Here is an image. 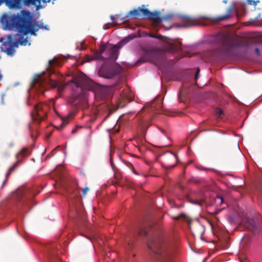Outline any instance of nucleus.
<instances>
[{
	"instance_id": "obj_26",
	"label": "nucleus",
	"mask_w": 262,
	"mask_h": 262,
	"mask_svg": "<svg viewBox=\"0 0 262 262\" xmlns=\"http://www.w3.org/2000/svg\"><path fill=\"white\" fill-rule=\"evenodd\" d=\"M26 5H35L37 2H40L41 0H23Z\"/></svg>"
},
{
	"instance_id": "obj_4",
	"label": "nucleus",
	"mask_w": 262,
	"mask_h": 262,
	"mask_svg": "<svg viewBox=\"0 0 262 262\" xmlns=\"http://www.w3.org/2000/svg\"><path fill=\"white\" fill-rule=\"evenodd\" d=\"M221 46L217 49L222 55L231 53L234 49L248 48L250 43L228 34L222 35L220 37Z\"/></svg>"
},
{
	"instance_id": "obj_21",
	"label": "nucleus",
	"mask_w": 262,
	"mask_h": 262,
	"mask_svg": "<svg viewBox=\"0 0 262 262\" xmlns=\"http://www.w3.org/2000/svg\"><path fill=\"white\" fill-rule=\"evenodd\" d=\"M10 7L15 8L18 4V0H2Z\"/></svg>"
},
{
	"instance_id": "obj_47",
	"label": "nucleus",
	"mask_w": 262,
	"mask_h": 262,
	"mask_svg": "<svg viewBox=\"0 0 262 262\" xmlns=\"http://www.w3.org/2000/svg\"><path fill=\"white\" fill-rule=\"evenodd\" d=\"M78 193H79L78 192H75L74 194H73V196H74L78 197Z\"/></svg>"
},
{
	"instance_id": "obj_45",
	"label": "nucleus",
	"mask_w": 262,
	"mask_h": 262,
	"mask_svg": "<svg viewBox=\"0 0 262 262\" xmlns=\"http://www.w3.org/2000/svg\"><path fill=\"white\" fill-rule=\"evenodd\" d=\"M193 204H196V205H200V203L198 201H193V202H192Z\"/></svg>"
},
{
	"instance_id": "obj_5",
	"label": "nucleus",
	"mask_w": 262,
	"mask_h": 262,
	"mask_svg": "<svg viewBox=\"0 0 262 262\" xmlns=\"http://www.w3.org/2000/svg\"><path fill=\"white\" fill-rule=\"evenodd\" d=\"M146 16L148 19L152 20L155 25H159L162 21V17L160 16V13L158 11L150 12L147 9H143L139 7L138 9L130 11L128 15L134 16H139L141 14Z\"/></svg>"
},
{
	"instance_id": "obj_53",
	"label": "nucleus",
	"mask_w": 262,
	"mask_h": 262,
	"mask_svg": "<svg viewBox=\"0 0 262 262\" xmlns=\"http://www.w3.org/2000/svg\"><path fill=\"white\" fill-rule=\"evenodd\" d=\"M209 130H212V129H208L203 130V131H209Z\"/></svg>"
},
{
	"instance_id": "obj_17",
	"label": "nucleus",
	"mask_w": 262,
	"mask_h": 262,
	"mask_svg": "<svg viewBox=\"0 0 262 262\" xmlns=\"http://www.w3.org/2000/svg\"><path fill=\"white\" fill-rule=\"evenodd\" d=\"M18 160H17V161L13 164V165L9 168L8 172L6 174V179L4 182H3L2 186H3L5 183L6 182L7 179L8 178V177L11 174L12 172H13L17 169L19 164L21 162V159L19 157V155L18 156Z\"/></svg>"
},
{
	"instance_id": "obj_54",
	"label": "nucleus",
	"mask_w": 262,
	"mask_h": 262,
	"mask_svg": "<svg viewBox=\"0 0 262 262\" xmlns=\"http://www.w3.org/2000/svg\"><path fill=\"white\" fill-rule=\"evenodd\" d=\"M27 103L28 105H31V103H30L29 101H28Z\"/></svg>"
},
{
	"instance_id": "obj_36",
	"label": "nucleus",
	"mask_w": 262,
	"mask_h": 262,
	"mask_svg": "<svg viewBox=\"0 0 262 262\" xmlns=\"http://www.w3.org/2000/svg\"><path fill=\"white\" fill-rule=\"evenodd\" d=\"M215 201H216V202L219 201L220 202L219 203L221 204H222L223 203L224 199H223V198L222 196H217Z\"/></svg>"
},
{
	"instance_id": "obj_33",
	"label": "nucleus",
	"mask_w": 262,
	"mask_h": 262,
	"mask_svg": "<svg viewBox=\"0 0 262 262\" xmlns=\"http://www.w3.org/2000/svg\"><path fill=\"white\" fill-rule=\"evenodd\" d=\"M85 60L86 62H89L94 59L93 56L86 55L85 57Z\"/></svg>"
},
{
	"instance_id": "obj_18",
	"label": "nucleus",
	"mask_w": 262,
	"mask_h": 262,
	"mask_svg": "<svg viewBox=\"0 0 262 262\" xmlns=\"http://www.w3.org/2000/svg\"><path fill=\"white\" fill-rule=\"evenodd\" d=\"M29 155V152L28 151V148H23L21 149L17 154L16 156V158L17 160H18V156L19 155V157L21 159V162L23 161L24 158L28 156V155Z\"/></svg>"
},
{
	"instance_id": "obj_39",
	"label": "nucleus",
	"mask_w": 262,
	"mask_h": 262,
	"mask_svg": "<svg viewBox=\"0 0 262 262\" xmlns=\"http://www.w3.org/2000/svg\"><path fill=\"white\" fill-rule=\"evenodd\" d=\"M64 88V85H60L58 86V89L59 92H61Z\"/></svg>"
},
{
	"instance_id": "obj_23",
	"label": "nucleus",
	"mask_w": 262,
	"mask_h": 262,
	"mask_svg": "<svg viewBox=\"0 0 262 262\" xmlns=\"http://www.w3.org/2000/svg\"><path fill=\"white\" fill-rule=\"evenodd\" d=\"M97 84L92 81L86 82V88L89 91H95Z\"/></svg>"
},
{
	"instance_id": "obj_22",
	"label": "nucleus",
	"mask_w": 262,
	"mask_h": 262,
	"mask_svg": "<svg viewBox=\"0 0 262 262\" xmlns=\"http://www.w3.org/2000/svg\"><path fill=\"white\" fill-rule=\"evenodd\" d=\"M169 48L173 52H179L181 50V45L180 43L171 44L170 45Z\"/></svg>"
},
{
	"instance_id": "obj_49",
	"label": "nucleus",
	"mask_w": 262,
	"mask_h": 262,
	"mask_svg": "<svg viewBox=\"0 0 262 262\" xmlns=\"http://www.w3.org/2000/svg\"><path fill=\"white\" fill-rule=\"evenodd\" d=\"M76 132H77V129L76 128H74V129H73L72 130V134H75V133H76Z\"/></svg>"
},
{
	"instance_id": "obj_27",
	"label": "nucleus",
	"mask_w": 262,
	"mask_h": 262,
	"mask_svg": "<svg viewBox=\"0 0 262 262\" xmlns=\"http://www.w3.org/2000/svg\"><path fill=\"white\" fill-rule=\"evenodd\" d=\"M174 15L172 13H169L167 14L164 16H163L162 17V20H168L169 19H172L174 17Z\"/></svg>"
},
{
	"instance_id": "obj_9",
	"label": "nucleus",
	"mask_w": 262,
	"mask_h": 262,
	"mask_svg": "<svg viewBox=\"0 0 262 262\" xmlns=\"http://www.w3.org/2000/svg\"><path fill=\"white\" fill-rule=\"evenodd\" d=\"M28 41L27 38L24 39V36H21L19 37V40L16 39L15 41H13V37L11 35H8L7 37V40L6 41L4 42L1 45V49H4L5 47L10 45V46H13V48L18 47V45L20 44L21 45L26 46L27 45Z\"/></svg>"
},
{
	"instance_id": "obj_59",
	"label": "nucleus",
	"mask_w": 262,
	"mask_h": 262,
	"mask_svg": "<svg viewBox=\"0 0 262 262\" xmlns=\"http://www.w3.org/2000/svg\"><path fill=\"white\" fill-rule=\"evenodd\" d=\"M153 37H155V38H158L157 37L155 36H153Z\"/></svg>"
},
{
	"instance_id": "obj_2",
	"label": "nucleus",
	"mask_w": 262,
	"mask_h": 262,
	"mask_svg": "<svg viewBox=\"0 0 262 262\" xmlns=\"http://www.w3.org/2000/svg\"><path fill=\"white\" fill-rule=\"evenodd\" d=\"M148 248L155 254L156 262H169L174 249L172 245L165 242L162 236L154 237L148 243Z\"/></svg>"
},
{
	"instance_id": "obj_42",
	"label": "nucleus",
	"mask_w": 262,
	"mask_h": 262,
	"mask_svg": "<svg viewBox=\"0 0 262 262\" xmlns=\"http://www.w3.org/2000/svg\"><path fill=\"white\" fill-rule=\"evenodd\" d=\"M255 53L257 55H260V51L258 49V48H255Z\"/></svg>"
},
{
	"instance_id": "obj_12",
	"label": "nucleus",
	"mask_w": 262,
	"mask_h": 262,
	"mask_svg": "<svg viewBox=\"0 0 262 262\" xmlns=\"http://www.w3.org/2000/svg\"><path fill=\"white\" fill-rule=\"evenodd\" d=\"M106 46L107 49L105 52L107 56L105 57V58L116 60L118 57V54L116 46H111L110 45H106Z\"/></svg>"
},
{
	"instance_id": "obj_55",
	"label": "nucleus",
	"mask_w": 262,
	"mask_h": 262,
	"mask_svg": "<svg viewBox=\"0 0 262 262\" xmlns=\"http://www.w3.org/2000/svg\"><path fill=\"white\" fill-rule=\"evenodd\" d=\"M172 27V26H170L168 29V30H169L170 28H171Z\"/></svg>"
},
{
	"instance_id": "obj_34",
	"label": "nucleus",
	"mask_w": 262,
	"mask_h": 262,
	"mask_svg": "<svg viewBox=\"0 0 262 262\" xmlns=\"http://www.w3.org/2000/svg\"><path fill=\"white\" fill-rule=\"evenodd\" d=\"M147 61V59L145 57H141L137 61V63H143Z\"/></svg>"
},
{
	"instance_id": "obj_11",
	"label": "nucleus",
	"mask_w": 262,
	"mask_h": 262,
	"mask_svg": "<svg viewBox=\"0 0 262 262\" xmlns=\"http://www.w3.org/2000/svg\"><path fill=\"white\" fill-rule=\"evenodd\" d=\"M16 195L18 200L24 201L31 199L34 195L31 194L30 191L28 189L23 188L17 190Z\"/></svg>"
},
{
	"instance_id": "obj_48",
	"label": "nucleus",
	"mask_w": 262,
	"mask_h": 262,
	"mask_svg": "<svg viewBox=\"0 0 262 262\" xmlns=\"http://www.w3.org/2000/svg\"><path fill=\"white\" fill-rule=\"evenodd\" d=\"M127 165L128 166V167H129V168H132V167H133V166L132 165V164L130 163H128Z\"/></svg>"
},
{
	"instance_id": "obj_51",
	"label": "nucleus",
	"mask_w": 262,
	"mask_h": 262,
	"mask_svg": "<svg viewBox=\"0 0 262 262\" xmlns=\"http://www.w3.org/2000/svg\"><path fill=\"white\" fill-rule=\"evenodd\" d=\"M133 171L134 172V173L136 174H138V172L134 169Z\"/></svg>"
},
{
	"instance_id": "obj_10",
	"label": "nucleus",
	"mask_w": 262,
	"mask_h": 262,
	"mask_svg": "<svg viewBox=\"0 0 262 262\" xmlns=\"http://www.w3.org/2000/svg\"><path fill=\"white\" fill-rule=\"evenodd\" d=\"M234 9V6H231L227 9L226 13L225 14L212 17L209 18V20L213 23H219L228 20L231 17L232 12Z\"/></svg>"
},
{
	"instance_id": "obj_52",
	"label": "nucleus",
	"mask_w": 262,
	"mask_h": 262,
	"mask_svg": "<svg viewBox=\"0 0 262 262\" xmlns=\"http://www.w3.org/2000/svg\"><path fill=\"white\" fill-rule=\"evenodd\" d=\"M43 2L46 3V2H49L50 1V0H47V1L43 0Z\"/></svg>"
},
{
	"instance_id": "obj_15",
	"label": "nucleus",
	"mask_w": 262,
	"mask_h": 262,
	"mask_svg": "<svg viewBox=\"0 0 262 262\" xmlns=\"http://www.w3.org/2000/svg\"><path fill=\"white\" fill-rule=\"evenodd\" d=\"M107 49V46L105 44L101 45L100 47V49L99 51H96L93 56L94 59H100V60H104L106 59L105 57L102 56V54L105 52V51Z\"/></svg>"
},
{
	"instance_id": "obj_30",
	"label": "nucleus",
	"mask_w": 262,
	"mask_h": 262,
	"mask_svg": "<svg viewBox=\"0 0 262 262\" xmlns=\"http://www.w3.org/2000/svg\"><path fill=\"white\" fill-rule=\"evenodd\" d=\"M215 114L218 117H220L223 114V111L221 108H217L216 110Z\"/></svg>"
},
{
	"instance_id": "obj_14",
	"label": "nucleus",
	"mask_w": 262,
	"mask_h": 262,
	"mask_svg": "<svg viewBox=\"0 0 262 262\" xmlns=\"http://www.w3.org/2000/svg\"><path fill=\"white\" fill-rule=\"evenodd\" d=\"M47 83L46 80L41 75H36L33 80V86L35 88H43Z\"/></svg>"
},
{
	"instance_id": "obj_19",
	"label": "nucleus",
	"mask_w": 262,
	"mask_h": 262,
	"mask_svg": "<svg viewBox=\"0 0 262 262\" xmlns=\"http://www.w3.org/2000/svg\"><path fill=\"white\" fill-rule=\"evenodd\" d=\"M122 97L124 99H126L127 100H128L129 102H131L133 100L132 96V94L130 93L128 89L127 88L123 90L122 93Z\"/></svg>"
},
{
	"instance_id": "obj_31",
	"label": "nucleus",
	"mask_w": 262,
	"mask_h": 262,
	"mask_svg": "<svg viewBox=\"0 0 262 262\" xmlns=\"http://www.w3.org/2000/svg\"><path fill=\"white\" fill-rule=\"evenodd\" d=\"M89 190V188L88 187H85L82 189V196H85L87 194L88 191Z\"/></svg>"
},
{
	"instance_id": "obj_24",
	"label": "nucleus",
	"mask_w": 262,
	"mask_h": 262,
	"mask_svg": "<svg viewBox=\"0 0 262 262\" xmlns=\"http://www.w3.org/2000/svg\"><path fill=\"white\" fill-rule=\"evenodd\" d=\"M58 60L56 58L50 60L48 63V69L49 70H51L52 67L55 64H56Z\"/></svg>"
},
{
	"instance_id": "obj_32",
	"label": "nucleus",
	"mask_w": 262,
	"mask_h": 262,
	"mask_svg": "<svg viewBox=\"0 0 262 262\" xmlns=\"http://www.w3.org/2000/svg\"><path fill=\"white\" fill-rule=\"evenodd\" d=\"M68 123V118L62 120V123L61 124V127H64Z\"/></svg>"
},
{
	"instance_id": "obj_56",
	"label": "nucleus",
	"mask_w": 262,
	"mask_h": 262,
	"mask_svg": "<svg viewBox=\"0 0 262 262\" xmlns=\"http://www.w3.org/2000/svg\"><path fill=\"white\" fill-rule=\"evenodd\" d=\"M260 192H261V194H262V188H261V190H260Z\"/></svg>"
},
{
	"instance_id": "obj_16",
	"label": "nucleus",
	"mask_w": 262,
	"mask_h": 262,
	"mask_svg": "<svg viewBox=\"0 0 262 262\" xmlns=\"http://www.w3.org/2000/svg\"><path fill=\"white\" fill-rule=\"evenodd\" d=\"M191 230L193 234L202 235L205 232V228L203 225L198 223L195 226L191 228Z\"/></svg>"
},
{
	"instance_id": "obj_3",
	"label": "nucleus",
	"mask_w": 262,
	"mask_h": 262,
	"mask_svg": "<svg viewBox=\"0 0 262 262\" xmlns=\"http://www.w3.org/2000/svg\"><path fill=\"white\" fill-rule=\"evenodd\" d=\"M163 113L160 100H155L151 103L147 104L138 113V116L141 118L140 126L142 133L144 135H145L148 128L151 125L150 121L154 116L156 114Z\"/></svg>"
},
{
	"instance_id": "obj_35",
	"label": "nucleus",
	"mask_w": 262,
	"mask_h": 262,
	"mask_svg": "<svg viewBox=\"0 0 262 262\" xmlns=\"http://www.w3.org/2000/svg\"><path fill=\"white\" fill-rule=\"evenodd\" d=\"M139 235L141 236H147V232L145 230H141L139 232Z\"/></svg>"
},
{
	"instance_id": "obj_46",
	"label": "nucleus",
	"mask_w": 262,
	"mask_h": 262,
	"mask_svg": "<svg viewBox=\"0 0 262 262\" xmlns=\"http://www.w3.org/2000/svg\"><path fill=\"white\" fill-rule=\"evenodd\" d=\"M109 25H110V24L105 25L103 27L104 29H105V30L109 28Z\"/></svg>"
},
{
	"instance_id": "obj_1",
	"label": "nucleus",
	"mask_w": 262,
	"mask_h": 262,
	"mask_svg": "<svg viewBox=\"0 0 262 262\" xmlns=\"http://www.w3.org/2000/svg\"><path fill=\"white\" fill-rule=\"evenodd\" d=\"M2 24L7 29H15L19 33L26 35L28 33L36 35L39 29L49 30L47 25L39 24L34 19L33 14L28 10H22L17 14L8 16L4 14L1 19Z\"/></svg>"
},
{
	"instance_id": "obj_28",
	"label": "nucleus",
	"mask_w": 262,
	"mask_h": 262,
	"mask_svg": "<svg viewBox=\"0 0 262 262\" xmlns=\"http://www.w3.org/2000/svg\"><path fill=\"white\" fill-rule=\"evenodd\" d=\"M51 86L53 88H56L58 85V82L52 79H50L49 81Z\"/></svg>"
},
{
	"instance_id": "obj_37",
	"label": "nucleus",
	"mask_w": 262,
	"mask_h": 262,
	"mask_svg": "<svg viewBox=\"0 0 262 262\" xmlns=\"http://www.w3.org/2000/svg\"><path fill=\"white\" fill-rule=\"evenodd\" d=\"M78 97H79L78 96H77L76 97H75L74 98L73 100H72V101L71 102V104H72L73 105H76V104H77L78 102H77L76 100H77V99H78Z\"/></svg>"
},
{
	"instance_id": "obj_13",
	"label": "nucleus",
	"mask_w": 262,
	"mask_h": 262,
	"mask_svg": "<svg viewBox=\"0 0 262 262\" xmlns=\"http://www.w3.org/2000/svg\"><path fill=\"white\" fill-rule=\"evenodd\" d=\"M99 75L104 78L111 79L116 75V72L112 70H107L104 66H102L99 71Z\"/></svg>"
},
{
	"instance_id": "obj_25",
	"label": "nucleus",
	"mask_w": 262,
	"mask_h": 262,
	"mask_svg": "<svg viewBox=\"0 0 262 262\" xmlns=\"http://www.w3.org/2000/svg\"><path fill=\"white\" fill-rule=\"evenodd\" d=\"M173 219L176 220H179L180 219H182L185 221H188V216L184 214V213H181L178 216H174L173 217Z\"/></svg>"
},
{
	"instance_id": "obj_43",
	"label": "nucleus",
	"mask_w": 262,
	"mask_h": 262,
	"mask_svg": "<svg viewBox=\"0 0 262 262\" xmlns=\"http://www.w3.org/2000/svg\"><path fill=\"white\" fill-rule=\"evenodd\" d=\"M200 169L203 170H212V169H211V168H204V167L201 168Z\"/></svg>"
},
{
	"instance_id": "obj_7",
	"label": "nucleus",
	"mask_w": 262,
	"mask_h": 262,
	"mask_svg": "<svg viewBox=\"0 0 262 262\" xmlns=\"http://www.w3.org/2000/svg\"><path fill=\"white\" fill-rule=\"evenodd\" d=\"M243 226L254 234H259L262 232V226L254 219L248 217H245L242 221Z\"/></svg>"
},
{
	"instance_id": "obj_57",
	"label": "nucleus",
	"mask_w": 262,
	"mask_h": 262,
	"mask_svg": "<svg viewBox=\"0 0 262 262\" xmlns=\"http://www.w3.org/2000/svg\"><path fill=\"white\" fill-rule=\"evenodd\" d=\"M224 2L225 3H227V2L226 1H224Z\"/></svg>"
},
{
	"instance_id": "obj_58",
	"label": "nucleus",
	"mask_w": 262,
	"mask_h": 262,
	"mask_svg": "<svg viewBox=\"0 0 262 262\" xmlns=\"http://www.w3.org/2000/svg\"><path fill=\"white\" fill-rule=\"evenodd\" d=\"M145 7V5H142V7Z\"/></svg>"
},
{
	"instance_id": "obj_6",
	"label": "nucleus",
	"mask_w": 262,
	"mask_h": 262,
	"mask_svg": "<svg viewBox=\"0 0 262 262\" xmlns=\"http://www.w3.org/2000/svg\"><path fill=\"white\" fill-rule=\"evenodd\" d=\"M48 107L46 105L41 103L36 104L31 112L32 120L37 124H39L47 117Z\"/></svg>"
},
{
	"instance_id": "obj_20",
	"label": "nucleus",
	"mask_w": 262,
	"mask_h": 262,
	"mask_svg": "<svg viewBox=\"0 0 262 262\" xmlns=\"http://www.w3.org/2000/svg\"><path fill=\"white\" fill-rule=\"evenodd\" d=\"M5 52L7 53V54L13 56L15 53V50L13 48V46H10V45L6 46V47L4 48V49H2Z\"/></svg>"
},
{
	"instance_id": "obj_8",
	"label": "nucleus",
	"mask_w": 262,
	"mask_h": 262,
	"mask_svg": "<svg viewBox=\"0 0 262 262\" xmlns=\"http://www.w3.org/2000/svg\"><path fill=\"white\" fill-rule=\"evenodd\" d=\"M178 17L183 23L182 24H177L174 25L177 28H187L197 25L196 20L188 15H179Z\"/></svg>"
},
{
	"instance_id": "obj_44",
	"label": "nucleus",
	"mask_w": 262,
	"mask_h": 262,
	"mask_svg": "<svg viewBox=\"0 0 262 262\" xmlns=\"http://www.w3.org/2000/svg\"><path fill=\"white\" fill-rule=\"evenodd\" d=\"M120 20L121 21V22L122 23H126L127 22V21L128 20L127 19H125L124 18H123L122 19H120Z\"/></svg>"
},
{
	"instance_id": "obj_29",
	"label": "nucleus",
	"mask_w": 262,
	"mask_h": 262,
	"mask_svg": "<svg viewBox=\"0 0 262 262\" xmlns=\"http://www.w3.org/2000/svg\"><path fill=\"white\" fill-rule=\"evenodd\" d=\"M247 2L249 5H253L254 6H256L257 4L259 3V1L255 0H247Z\"/></svg>"
},
{
	"instance_id": "obj_40",
	"label": "nucleus",
	"mask_w": 262,
	"mask_h": 262,
	"mask_svg": "<svg viewBox=\"0 0 262 262\" xmlns=\"http://www.w3.org/2000/svg\"><path fill=\"white\" fill-rule=\"evenodd\" d=\"M50 254H51V256L53 257V258L55 256V257H56L57 256V255H58V253L56 254L54 251H51V253H50Z\"/></svg>"
},
{
	"instance_id": "obj_50",
	"label": "nucleus",
	"mask_w": 262,
	"mask_h": 262,
	"mask_svg": "<svg viewBox=\"0 0 262 262\" xmlns=\"http://www.w3.org/2000/svg\"><path fill=\"white\" fill-rule=\"evenodd\" d=\"M2 78H3V75L1 73V72L0 71V81L2 80Z\"/></svg>"
},
{
	"instance_id": "obj_41",
	"label": "nucleus",
	"mask_w": 262,
	"mask_h": 262,
	"mask_svg": "<svg viewBox=\"0 0 262 262\" xmlns=\"http://www.w3.org/2000/svg\"><path fill=\"white\" fill-rule=\"evenodd\" d=\"M199 72H200V69L198 68L197 69V71H196V72L195 73V80H196L198 78Z\"/></svg>"
},
{
	"instance_id": "obj_38",
	"label": "nucleus",
	"mask_w": 262,
	"mask_h": 262,
	"mask_svg": "<svg viewBox=\"0 0 262 262\" xmlns=\"http://www.w3.org/2000/svg\"><path fill=\"white\" fill-rule=\"evenodd\" d=\"M110 17L113 21H115L116 19H119V16L118 15H117L116 17L113 15H111Z\"/></svg>"
}]
</instances>
